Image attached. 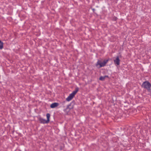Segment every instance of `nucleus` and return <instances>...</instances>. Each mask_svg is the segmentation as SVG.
I'll return each instance as SVG.
<instances>
[{"label":"nucleus","mask_w":151,"mask_h":151,"mask_svg":"<svg viewBox=\"0 0 151 151\" xmlns=\"http://www.w3.org/2000/svg\"><path fill=\"white\" fill-rule=\"evenodd\" d=\"M108 60H104L103 61L98 60L96 64V66L98 68L104 67L108 62Z\"/></svg>","instance_id":"1"},{"label":"nucleus","mask_w":151,"mask_h":151,"mask_svg":"<svg viewBox=\"0 0 151 151\" xmlns=\"http://www.w3.org/2000/svg\"><path fill=\"white\" fill-rule=\"evenodd\" d=\"M78 88H76L75 90L74 91L71 93L70 94V95L68 96L66 98V100L68 101H70L74 97L75 95L78 91Z\"/></svg>","instance_id":"2"},{"label":"nucleus","mask_w":151,"mask_h":151,"mask_svg":"<svg viewBox=\"0 0 151 151\" xmlns=\"http://www.w3.org/2000/svg\"><path fill=\"white\" fill-rule=\"evenodd\" d=\"M142 87L149 91L150 90L151 84L148 81H145L143 83L142 85Z\"/></svg>","instance_id":"3"},{"label":"nucleus","mask_w":151,"mask_h":151,"mask_svg":"<svg viewBox=\"0 0 151 151\" xmlns=\"http://www.w3.org/2000/svg\"><path fill=\"white\" fill-rule=\"evenodd\" d=\"M114 64L116 66L119 65L120 64V60L118 56L116 57L115 59L114 60Z\"/></svg>","instance_id":"4"},{"label":"nucleus","mask_w":151,"mask_h":151,"mask_svg":"<svg viewBox=\"0 0 151 151\" xmlns=\"http://www.w3.org/2000/svg\"><path fill=\"white\" fill-rule=\"evenodd\" d=\"M39 120L40 123L43 124H46L48 123V122H47V120L45 119H43L42 118H40L39 119Z\"/></svg>","instance_id":"5"},{"label":"nucleus","mask_w":151,"mask_h":151,"mask_svg":"<svg viewBox=\"0 0 151 151\" xmlns=\"http://www.w3.org/2000/svg\"><path fill=\"white\" fill-rule=\"evenodd\" d=\"M58 104L57 103H54L50 105V107L52 108H53L58 106Z\"/></svg>","instance_id":"6"},{"label":"nucleus","mask_w":151,"mask_h":151,"mask_svg":"<svg viewBox=\"0 0 151 151\" xmlns=\"http://www.w3.org/2000/svg\"><path fill=\"white\" fill-rule=\"evenodd\" d=\"M46 116L47 118V120H46L47 122L48 123L50 121V115L49 114H46Z\"/></svg>","instance_id":"7"},{"label":"nucleus","mask_w":151,"mask_h":151,"mask_svg":"<svg viewBox=\"0 0 151 151\" xmlns=\"http://www.w3.org/2000/svg\"><path fill=\"white\" fill-rule=\"evenodd\" d=\"M108 76H101L100 77V78H99V79L100 80H101V81H104L105 79V78H106V77H108Z\"/></svg>","instance_id":"8"},{"label":"nucleus","mask_w":151,"mask_h":151,"mask_svg":"<svg viewBox=\"0 0 151 151\" xmlns=\"http://www.w3.org/2000/svg\"><path fill=\"white\" fill-rule=\"evenodd\" d=\"M3 47V43L0 40V49H2Z\"/></svg>","instance_id":"9"}]
</instances>
